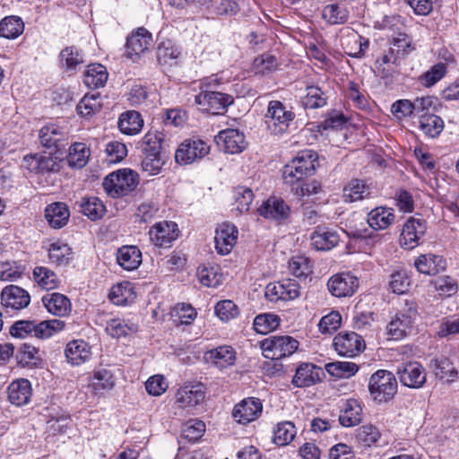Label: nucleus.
<instances>
[{"label":"nucleus","mask_w":459,"mask_h":459,"mask_svg":"<svg viewBox=\"0 0 459 459\" xmlns=\"http://www.w3.org/2000/svg\"><path fill=\"white\" fill-rule=\"evenodd\" d=\"M65 323L60 319L44 320L39 323L32 320H20L10 327V334L16 338L35 337L44 340L64 330Z\"/></svg>","instance_id":"nucleus-1"},{"label":"nucleus","mask_w":459,"mask_h":459,"mask_svg":"<svg viewBox=\"0 0 459 459\" xmlns=\"http://www.w3.org/2000/svg\"><path fill=\"white\" fill-rule=\"evenodd\" d=\"M137 184V174L132 169H124L112 172L106 177L103 186L109 195L118 197L133 191Z\"/></svg>","instance_id":"nucleus-2"},{"label":"nucleus","mask_w":459,"mask_h":459,"mask_svg":"<svg viewBox=\"0 0 459 459\" xmlns=\"http://www.w3.org/2000/svg\"><path fill=\"white\" fill-rule=\"evenodd\" d=\"M368 389L375 401L387 402L396 394L397 381L392 372L377 370L369 378Z\"/></svg>","instance_id":"nucleus-3"},{"label":"nucleus","mask_w":459,"mask_h":459,"mask_svg":"<svg viewBox=\"0 0 459 459\" xmlns=\"http://www.w3.org/2000/svg\"><path fill=\"white\" fill-rule=\"evenodd\" d=\"M299 348V342L289 335H273L261 342L264 356L271 359H280L292 355Z\"/></svg>","instance_id":"nucleus-4"},{"label":"nucleus","mask_w":459,"mask_h":459,"mask_svg":"<svg viewBox=\"0 0 459 459\" xmlns=\"http://www.w3.org/2000/svg\"><path fill=\"white\" fill-rule=\"evenodd\" d=\"M294 117V113L291 110H287L281 101L271 100L269 102L265 114V123L273 134H281L286 132Z\"/></svg>","instance_id":"nucleus-5"},{"label":"nucleus","mask_w":459,"mask_h":459,"mask_svg":"<svg viewBox=\"0 0 459 459\" xmlns=\"http://www.w3.org/2000/svg\"><path fill=\"white\" fill-rule=\"evenodd\" d=\"M233 101L234 99L230 94L207 90H202L195 98V102L203 110L212 115L223 114Z\"/></svg>","instance_id":"nucleus-6"},{"label":"nucleus","mask_w":459,"mask_h":459,"mask_svg":"<svg viewBox=\"0 0 459 459\" xmlns=\"http://www.w3.org/2000/svg\"><path fill=\"white\" fill-rule=\"evenodd\" d=\"M205 387L202 383H188L179 387L175 394V403L178 408L190 411L204 402Z\"/></svg>","instance_id":"nucleus-7"},{"label":"nucleus","mask_w":459,"mask_h":459,"mask_svg":"<svg viewBox=\"0 0 459 459\" xmlns=\"http://www.w3.org/2000/svg\"><path fill=\"white\" fill-rule=\"evenodd\" d=\"M210 146L203 140L184 141L177 149L175 160L179 164H191L209 153Z\"/></svg>","instance_id":"nucleus-8"},{"label":"nucleus","mask_w":459,"mask_h":459,"mask_svg":"<svg viewBox=\"0 0 459 459\" xmlns=\"http://www.w3.org/2000/svg\"><path fill=\"white\" fill-rule=\"evenodd\" d=\"M427 230V223L420 218L411 217L403 227L400 244L405 249H413L420 245Z\"/></svg>","instance_id":"nucleus-9"},{"label":"nucleus","mask_w":459,"mask_h":459,"mask_svg":"<svg viewBox=\"0 0 459 459\" xmlns=\"http://www.w3.org/2000/svg\"><path fill=\"white\" fill-rule=\"evenodd\" d=\"M333 346L339 355L353 358L363 351L365 342L357 333H341L334 337Z\"/></svg>","instance_id":"nucleus-10"},{"label":"nucleus","mask_w":459,"mask_h":459,"mask_svg":"<svg viewBox=\"0 0 459 459\" xmlns=\"http://www.w3.org/2000/svg\"><path fill=\"white\" fill-rule=\"evenodd\" d=\"M30 303V293L17 285H8L1 291V304L6 311L22 310L27 307Z\"/></svg>","instance_id":"nucleus-11"},{"label":"nucleus","mask_w":459,"mask_h":459,"mask_svg":"<svg viewBox=\"0 0 459 459\" xmlns=\"http://www.w3.org/2000/svg\"><path fill=\"white\" fill-rule=\"evenodd\" d=\"M400 382L410 388H420L426 382V371L417 361H410L400 365L397 368Z\"/></svg>","instance_id":"nucleus-12"},{"label":"nucleus","mask_w":459,"mask_h":459,"mask_svg":"<svg viewBox=\"0 0 459 459\" xmlns=\"http://www.w3.org/2000/svg\"><path fill=\"white\" fill-rule=\"evenodd\" d=\"M178 225L173 221H163L154 224L149 231L152 244L159 247H169L178 236Z\"/></svg>","instance_id":"nucleus-13"},{"label":"nucleus","mask_w":459,"mask_h":459,"mask_svg":"<svg viewBox=\"0 0 459 459\" xmlns=\"http://www.w3.org/2000/svg\"><path fill=\"white\" fill-rule=\"evenodd\" d=\"M359 286L357 277L348 273L333 275L327 282L330 293L337 298L351 296Z\"/></svg>","instance_id":"nucleus-14"},{"label":"nucleus","mask_w":459,"mask_h":459,"mask_svg":"<svg viewBox=\"0 0 459 459\" xmlns=\"http://www.w3.org/2000/svg\"><path fill=\"white\" fill-rule=\"evenodd\" d=\"M238 229L228 222L220 224L215 231L214 242L217 252L221 255L229 254L236 245Z\"/></svg>","instance_id":"nucleus-15"},{"label":"nucleus","mask_w":459,"mask_h":459,"mask_svg":"<svg viewBox=\"0 0 459 459\" xmlns=\"http://www.w3.org/2000/svg\"><path fill=\"white\" fill-rule=\"evenodd\" d=\"M262 409L263 405L259 399L251 397L236 404L232 416L238 423L247 424L256 420L261 414Z\"/></svg>","instance_id":"nucleus-16"},{"label":"nucleus","mask_w":459,"mask_h":459,"mask_svg":"<svg viewBox=\"0 0 459 459\" xmlns=\"http://www.w3.org/2000/svg\"><path fill=\"white\" fill-rule=\"evenodd\" d=\"M218 143H222L226 152L235 154L241 152L247 147V142L243 133L237 129H225L217 135Z\"/></svg>","instance_id":"nucleus-17"},{"label":"nucleus","mask_w":459,"mask_h":459,"mask_svg":"<svg viewBox=\"0 0 459 459\" xmlns=\"http://www.w3.org/2000/svg\"><path fill=\"white\" fill-rule=\"evenodd\" d=\"M204 359L219 368H226L235 363L236 351L231 346L222 345L207 351Z\"/></svg>","instance_id":"nucleus-18"},{"label":"nucleus","mask_w":459,"mask_h":459,"mask_svg":"<svg viewBox=\"0 0 459 459\" xmlns=\"http://www.w3.org/2000/svg\"><path fill=\"white\" fill-rule=\"evenodd\" d=\"M258 212L264 218L281 221L289 217L290 209L281 198L270 197L258 208Z\"/></svg>","instance_id":"nucleus-19"},{"label":"nucleus","mask_w":459,"mask_h":459,"mask_svg":"<svg viewBox=\"0 0 459 459\" xmlns=\"http://www.w3.org/2000/svg\"><path fill=\"white\" fill-rule=\"evenodd\" d=\"M10 403L16 406L27 404L32 394L31 385L29 380L20 378L13 381L7 389Z\"/></svg>","instance_id":"nucleus-20"},{"label":"nucleus","mask_w":459,"mask_h":459,"mask_svg":"<svg viewBox=\"0 0 459 459\" xmlns=\"http://www.w3.org/2000/svg\"><path fill=\"white\" fill-rule=\"evenodd\" d=\"M312 247L318 251H326L334 247L340 238L336 231L318 226L310 236Z\"/></svg>","instance_id":"nucleus-21"},{"label":"nucleus","mask_w":459,"mask_h":459,"mask_svg":"<svg viewBox=\"0 0 459 459\" xmlns=\"http://www.w3.org/2000/svg\"><path fill=\"white\" fill-rule=\"evenodd\" d=\"M152 42V35L144 28H139L126 40V54L129 57L139 56L148 49Z\"/></svg>","instance_id":"nucleus-22"},{"label":"nucleus","mask_w":459,"mask_h":459,"mask_svg":"<svg viewBox=\"0 0 459 459\" xmlns=\"http://www.w3.org/2000/svg\"><path fill=\"white\" fill-rule=\"evenodd\" d=\"M115 386V378L110 370L107 368H99L94 370L90 378L89 389L95 395L103 394L110 391Z\"/></svg>","instance_id":"nucleus-23"},{"label":"nucleus","mask_w":459,"mask_h":459,"mask_svg":"<svg viewBox=\"0 0 459 459\" xmlns=\"http://www.w3.org/2000/svg\"><path fill=\"white\" fill-rule=\"evenodd\" d=\"M65 354L69 363L79 366L90 359L91 351L86 342L74 340L66 344Z\"/></svg>","instance_id":"nucleus-24"},{"label":"nucleus","mask_w":459,"mask_h":459,"mask_svg":"<svg viewBox=\"0 0 459 459\" xmlns=\"http://www.w3.org/2000/svg\"><path fill=\"white\" fill-rule=\"evenodd\" d=\"M70 211L66 204L62 202L52 203L45 209V218L53 229L65 227L69 220Z\"/></svg>","instance_id":"nucleus-25"},{"label":"nucleus","mask_w":459,"mask_h":459,"mask_svg":"<svg viewBox=\"0 0 459 459\" xmlns=\"http://www.w3.org/2000/svg\"><path fill=\"white\" fill-rule=\"evenodd\" d=\"M41 300L47 310L55 316H64L71 311L70 299L64 294L48 293L44 295Z\"/></svg>","instance_id":"nucleus-26"},{"label":"nucleus","mask_w":459,"mask_h":459,"mask_svg":"<svg viewBox=\"0 0 459 459\" xmlns=\"http://www.w3.org/2000/svg\"><path fill=\"white\" fill-rule=\"evenodd\" d=\"M321 374V368L310 363H303L297 368L292 383L298 387L310 386L320 380Z\"/></svg>","instance_id":"nucleus-27"},{"label":"nucleus","mask_w":459,"mask_h":459,"mask_svg":"<svg viewBox=\"0 0 459 459\" xmlns=\"http://www.w3.org/2000/svg\"><path fill=\"white\" fill-rule=\"evenodd\" d=\"M395 220L393 209L387 207H376L368 214V223L375 230H383L391 226Z\"/></svg>","instance_id":"nucleus-28"},{"label":"nucleus","mask_w":459,"mask_h":459,"mask_svg":"<svg viewBox=\"0 0 459 459\" xmlns=\"http://www.w3.org/2000/svg\"><path fill=\"white\" fill-rule=\"evenodd\" d=\"M117 261L125 270L132 271L141 264L142 253L135 246H124L117 251Z\"/></svg>","instance_id":"nucleus-29"},{"label":"nucleus","mask_w":459,"mask_h":459,"mask_svg":"<svg viewBox=\"0 0 459 459\" xmlns=\"http://www.w3.org/2000/svg\"><path fill=\"white\" fill-rule=\"evenodd\" d=\"M411 326V316L407 314L399 313L387 325V333L390 339L400 340L407 335Z\"/></svg>","instance_id":"nucleus-30"},{"label":"nucleus","mask_w":459,"mask_h":459,"mask_svg":"<svg viewBox=\"0 0 459 459\" xmlns=\"http://www.w3.org/2000/svg\"><path fill=\"white\" fill-rule=\"evenodd\" d=\"M414 264L420 273L425 274H437L446 268V261L443 257L431 254L420 255Z\"/></svg>","instance_id":"nucleus-31"},{"label":"nucleus","mask_w":459,"mask_h":459,"mask_svg":"<svg viewBox=\"0 0 459 459\" xmlns=\"http://www.w3.org/2000/svg\"><path fill=\"white\" fill-rule=\"evenodd\" d=\"M143 126V119L139 112L129 110L120 115L118 128L123 134H136L142 130Z\"/></svg>","instance_id":"nucleus-32"},{"label":"nucleus","mask_w":459,"mask_h":459,"mask_svg":"<svg viewBox=\"0 0 459 459\" xmlns=\"http://www.w3.org/2000/svg\"><path fill=\"white\" fill-rule=\"evenodd\" d=\"M361 412L362 408L357 400H347L339 415L340 424L346 428L358 425L361 420Z\"/></svg>","instance_id":"nucleus-33"},{"label":"nucleus","mask_w":459,"mask_h":459,"mask_svg":"<svg viewBox=\"0 0 459 459\" xmlns=\"http://www.w3.org/2000/svg\"><path fill=\"white\" fill-rule=\"evenodd\" d=\"M108 298L117 306H126L134 300L135 292L131 282L124 281L112 287Z\"/></svg>","instance_id":"nucleus-34"},{"label":"nucleus","mask_w":459,"mask_h":459,"mask_svg":"<svg viewBox=\"0 0 459 459\" xmlns=\"http://www.w3.org/2000/svg\"><path fill=\"white\" fill-rule=\"evenodd\" d=\"M48 259L56 265H65L72 259V248L65 242L57 239L48 247Z\"/></svg>","instance_id":"nucleus-35"},{"label":"nucleus","mask_w":459,"mask_h":459,"mask_svg":"<svg viewBox=\"0 0 459 459\" xmlns=\"http://www.w3.org/2000/svg\"><path fill=\"white\" fill-rule=\"evenodd\" d=\"M344 198L349 202H357L371 195L370 187L361 179H352L343 189Z\"/></svg>","instance_id":"nucleus-36"},{"label":"nucleus","mask_w":459,"mask_h":459,"mask_svg":"<svg viewBox=\"0 0 459 459\" xmlns=\"http://www.w3.org/2000/svg\"><path fill=\"white\" fill-rule=\"evenodd\" d=\"M419 124L422 133L430 138L437 137L444 129L443 120L434 114H421Z\"/></svg>","instance_id":"nucleus-37"},{"label":"nucleus","mask_w":459,"mask_h":459,"mask_svg":"<svg viewBox=\"0 0 459 459\" xmlns=\"http://www.w3.org/2000/svg\"><path fill=\"white\" fill-rule=\"evenodd\" d=\"M108 80V72L105 66L100 64L88 66L83 82L90 88H100L105 85Z\"/></svg>","instance_id":"nucleus-38"},{"label":"nucleus","mask_w":459,"mask_h":459,"mask_svg":"<svg viewBox=\"0 0 459 459\" xmlns=\"http://www.w3.org/2000/svg\"><path fill=\"white\" fill-rule=\"evenodd\" d=\"M66 135L65 130L55 124H50L43 126L39 131V139L43 146L51 148L56 146Z\"/></svg>","instance_id":"nucleus-39"},{"label":"nucleus","mask_w":459,"mask_h":459,"mask_svg":"<svg viewBox=\"0 0 459 459\" xmlns=\"http://www.w3.org/2000/svg\"><path fill=\"white\" fill-rule=\"evenodd\" d=\"M80 212L91 221L100 219L106 212L103 203L97 197H84L79 203Z\"/></svg>","instance_id":"nucleus-40"},{"label":"nucleus","mask_w":459,"mask_h":459,"mask_svg":"<svg viewBox=\"0 0 459 459\" xmlns=\"http://www.w3.org/2000/svg\"><path fill=\"white\" fill-rule=\"evenodd\" d=\"M33 279L39 287L47 290L56 289L59 284L56 273L45 266L35 267Z\"/></svg>","instance_id":"nucleus-41"},{"label":"nucleus","mask_w":459,"mask_h":459,"mask_svg":"<svg viewBox=\"0 0 459 459\" xmlns=\"http://www.w3.org/2000/svg\"><path fill=\"white\" fill-rule=\"evenodd\" d=\"M102 102L100 93L86 94L77 104L76 110L83 117H90L100 111Z\"/></svg>","instance_id":"nucleus-42"},{"label":"nucleus","mask_w":459,"mask_h":459,"mask_svg":"<svg viewBox=\"0 0 459 459\" xmlns=\"http://www.w3.org/2000/svg\"><path fill=\"white\" fill-rule=\"evenodd\" d=\"M138 326L135 324L126 322L122 318H112L107 322L106 332L113 338H121L130 333H135Z\"/></svg>","instance_id":"nucleus-43"},{"label":"nucleus","mask_w":459,"mask_h":459,"mask_svg":"<svg viewBox=\"0 0 459 459\" xmlns=\"http://www.w3.org/2000/svg\"><path fill=\"white\" fill-rule=\"evenodd\" d=\"M24 30V23L18 16H7L0 22V37L5 39H15Z\"/></svg>","instance_id":"nucleus-44"},{"label":"nucleus","mask_w":459,"mask_h":459,"mask_svg":"<svg viewBox=\"0 0 459 459\" xmlns=\"http://www.w3.org/2000/svg\"><path fill=\"white\" fill-rule=\"evenodd\" d=\"M90 149L85 143H75L69 148L67 162L70 167L83 168L89 160Z\"/></svg>","instance_id":"nucleus-45"},{"label":"nucleus","mask_w":459,"mask_h":459,"mask_svg":"<svg viewBox=\"0 0 459 459\" xmlns=\"http://www.w3.org/2000/svg\"><path fill=\"white\" fill-rule=\"evenodd\" d=\"M295 436V425L290 421H282L274 428L273 442L278 446H287L294 439Z\"/></svg>","instance_id":"nucleus-46"},{"label":"nucleus","mask_w":459,"mask_h":459,"mask_svg":"<svg viewBox=\"0 0 459 459\" xmlns=\"http://www.w3.org/2000/svg\"><path fill=\"white\" fill-rule=\"evenodd\" d=\"M316 152L310 150H305L299 152L298 156L294 158L290 163L297 167L305 175L308 176L316 169Z\"/></svg>","instance_id":"nucleus-47"},{"label":"nucleus","mask_w":459,"mask_h":459,"mask_svg":"<svg viewBox=\"0 0 459 459\" xmlns=\"http://www.w3.org/2000/svg\"><path fill=\"white\" fill-rule=\"evenodd\" d=\"M200 282L209 288H216L222 281V274L217 266H201L197 270Z\"/></svg>","instance_id":"nucleus-48"},{"label":"nucleus","mask_w":459,"mask_h":459,"mask_svg":"<svg viewBox=\"0 0 459 459\" xmlns=\"http://www.w3.org/2000/svg\"><path fill=\"white\" fill-rule=\"evenodd\" d=\"M326 371L337 378H348L359 370V367L350 361H335L325 365Z\"/></svg>","instance_id":"nucleus-49"},{"label":"nucleus","mask_w":459,"mask_h":459,"mask_svg":"<svg viewBox=\"0 0 459 459\" xmlns=\"http://www.w3.org/2000/svg\"><path fill=\"white\" fill-rule=\"evenodd\" d=\"M306 91L307 93L301 100L305 108H318L326 104V97L319 87L307 86Z\"/></svg>","instance_id":"nucleus-50"},{"label":"nucleus","mask_w":459,"mask_h":459,"mask_svg":"<svg viewBox=\"0 0 459 459\" xmlns=\"http://www.w3.org/2000/svg\"><path fill=\"white\" fill-rule=\"evenodd\" d=\"M164 134L160 131L147 132L142 140V152L160 154Z\"/></svg>","instance_id":"nucleus-51"},{"label":"nucleus","mask_w":459,"mask_h":459,"mask_svg":"<svg viewBox=\"0 0 459 459\" xmlns=\"http://www.w3.org/2000/svg\"><path fill=\"white\" fill-rule=\"evenodd\" d=\"M281 319L274 314H262L255 316L253 325L255 332L266 334L275 330L280 325Z\"/></svg>","instance_id":"nucleus-52"},{"label":"nucleus","mask_w":459,"mask_h":459,"mask_svg":"<svg viewBox=\"0 0 459 459\" xmlns=\"http://www.w3.org/2000/svg\"><path fill=\"white\" fill-rule=\"evenodd\" d=\"M289 270L297 278H307L312 273L310 260L304 255H294L289 262Z\"/></svg>","instance_id":"nucleus-53"},{"label":"nucleus","mask_w":459,"mask_h":459,"mask_svg":"<svg viewBox=\"0 0 459 459\" xmlns=\"http://www.w3.org/2000/svg\"><path fill=\"white\" fill-rule=\"evenodd\" d=\"M322 15L330 24H342L348 20L349 13L338 4H329L324 8Z\"/></svg>","instance_id":"nucleus-54"},{"label":"nucleus","mask_w":459,"mask_h":459,"mask_svg":"<svg viewBox=\"0 0 459 459\" xmlns=\"http://www.w3.org/2000/svg\"><path fill=\"white\" fill-rule=\"evenodd\" d=\"M205 431V424L200 420H190L183 425L181 435L189 441L198 440Z\"/></svg>","instance_id":"nucleus-55"},{"label":"nucleus","mask_w":459,"mask_h":459,"mask_svg":"<svg viewBox=\"0 0 459 459\" xmlns=\"http://www.w3.org/2000/svg\"><path fill=\"white\" fill-rule=\"evenodd\" d=\"M215 314L221 320L228 322L239 315L238 306L231 300L225 299L218 302L215 306Z\"/></svg>","instance_id":"nucleus-56"},{"label":"nucleus","mask_w":459,"mask_h":459,"mask_svg":"<svg viewBox=\"0 0 459 459\" xmlns=\"http://www.w3.org/2000/svg\"><path fill=\"white\" fill-rule=\"evenodd\" d=\"M434 365L435 375L440 379H446L449 381L457 375L455 368L447 358L442 357L435 359Z\"/></svg>","instance_id":"nucleus-57"},{"label":"nucleus","mask_w":459,"mask_h":459,"mask_svg":"<svg viewBox=\"0 0 459 459\" xmlns=\"http://www.w3.org/2000/svg\"><path fill=\"white\" fill-rule=\"evenodd\" d=\"M368 48V41L358 34H351L348 38L347 54L353 57H362L365 50Z\"/></svg>","instance_id":"nucleus-58"},{"label":"nucleus","mask_w":459,"mask_h":459,"mask_svg":"<svg viewBox=\"0 0 459 459\" xmlns=\"http://www.w3.org/2000/svg\"><path fill=\"white\" fill-rule=\"evenodd\" d=\"M142 169L149 175H157L160 172L164 161L160 154L143 153Z\"/></svg>","instance_id":"nucleus-59"},{"label":"nucleus","mask_w":459,"mask_h":459,"mask_svg":"<svg viewBox=\"0 0 459 459\" xmlns=\"http://www.w3.org/2000/svg\"><path fill=\"white\" fill-rule=\"evenodd\" d=\"M433 283L436 290L438 291L441 296L450 297L458 290L456 281L450 276H440L437 278Z\"/></svg>","instance_id":"nucleus-60"},{"label":"nucleus","mask_w":459,"mask_h":459,"mask_svg":"<svg viewBox=\"0 0 459 459\" xmlns=\"http://www.w3.org/2000/svg\"><path fill=\"white\" fill-rule=\"evenodd\" d=\"M235 199L237 209L240 212H248L254 199V194L250 188L246 186H238L235 189Z\"/></svg>","instance_id":"nucleus-61"},{"label":"nucleus","mask_w":459,"mask_h":459,"mask_svg":"<svg viewBox=\"0 0 459 459\" xmlns=\"http://www.w3.org/2000/svg\"><path fill=\"white\" fill-rule=\"evenodd\" d=\"M179 55V50L169 40L161 42L157 50L158 61L163 65L168 64L170 60L177 59Z\"/></svg>","instance_id":"nucleus-62"},{"label":"nucleus","mask_w":459,"mask_h":459,"mask_svg":"<svg viewBox=\"0 0 459 459\" xmlns=\"http://www.w3.org/2000/svg\"><path fill=\"white\" fill-rule=\"evenodd\" d=\"M342 323V316L337 311H332L323 316L319 321L318 327L322 333H332L336 331Z\"/></svg>","instance_id":"nucleus-63"},{"label":"nucleus","mask_w":459,"mask_h":459,"mask_svg":"<svg viewBox=\"0 0 459 459\" xmlns=\"http://www.w3.org/2000/svg\"><path fill=\"white\" fill-rule=\"evenodd\" d=\"M169 385L161 375H154L145 382L147 393L152 396H160L168 389Z\"/></svg>","instance_id":"nucleus-64"}]
</instances>
